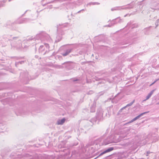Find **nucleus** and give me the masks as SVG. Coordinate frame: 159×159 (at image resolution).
<instances>
[{
	"label": "nucleus",
	"mask_w": 159,
	"mask_h": 159,
	"mask_svg": "<svg viewBox=\"0 0 159 159\" xmlns=\"http://www.w3.org/2000/svg\"><path fill=\"white\" fill-rule=\"evenodd\" d=\"M30 20L27 18H24L23 19H19L14 22L11 23V29L13 30H16L17 29L16 24H20L29 22Z\"/></svg>",
	"instance_id": "f03ea898"
},
{
	"label": "nucleus",
	"mask_w": 159,
	"mask_h": 159,
	"mask_svg": "<svg viewBox=\"0 0 159 159\" xmlns=\"http://www.w3.org/2000/svg\"><path fill=\"white\" fill-rule=\"evenodd\" d=\"M48 4V3H46L44 4H43V6H46Z\"/></svg>",
	"instance_id": "cd10ccee"
},
{
	"label": "nucleus",
	"mask_w": 159,
	"mask_h": 159,
	"mask_svg": "<svg viewBox=\"0 0 159 159\" xmlns=\"http://www.w3.org/2000/svg\"><path fill=\"white\" fill-rule=\"evenodd\" d=\"M45 51L44 47L43 45L40 46L39 48V52H41L42 53H43Z\"/></svg>",
	"instance_id": "f3484780"
},
{
	"label": "nucleus",
	"mask_w": 159,
	"mask_h": 159,
	"mask_svg": "<svg viewBox=\"0 0 159 159\" xmlns=\"http://www.w3.org/2000/svg\"><path fill=\"white\" fill-rule=\"evenodd\" d=\"M51 7H50V8H52V5H51Z\"/></svg>",
	"instance_id": "4c0bfd02"
},
{
	"label": "nucleus",
	"mask_w": 159,
	"mask_h": 159,
	"mask_svg": "<svg viewBox=\"0 0 159 159\" xmlns=\"http://www.w3.org/2000/svg\"><path fill=\"white\" fill-rule=\"evenodd\" d=\"M85 11V10L84 9H82L79 11H78V12H77V13H80V12H81V11Z\"/></svg>",
	"instance_id": "a878e982"
},
{
	"label": "nucleus",
	"mask_w": 159,
	"mask_h": 159,
	"mask_svg": "<svg viewBox=\"0 0 159 159\" xmlns=\"http://www.w3.org/2000/svg\"><path fill=\"white\" fill-rule=\"evenodd\" d=\"M61 37H60V39H61Z\"/></svg>",
	"instance_id": "c03bdc74"
},
{
	"label": "nucleus",
	"mask_w": 159,
	"mask_h": 159,
	"mask_svg": "<svg viewBox=\"0 0 159 159\" xmlns=\"http://www.w3.org/2000/svg\"><path fill=\"white\" fill-rule=\"evenodd\" d=\"M157 105H159V102L156 103Z\"/></svg>",
	"instance_id": "f704fd0d"
},
{
	"label": "nucleus",
	"mask_w": 159,
	"mask_h": 159,
	"mask_svg": "<svg viewBox=\"0 0 159 159\" xmlns=\"http://www.w3.org/2000/svg\"><path fill=\"white\" fill-rule=\"evenodd\" d=\"M151 27V26H150L149 27H148L145 28L143 30V31L145 34H149L148 31L149 30Z\"/></svg>",
	"instance_id": "dca6fc26"
},
{
	"label": "nucleus",
	"mask_w": 159,
	"mask_h": 159,
	"mask_svg": "<svg viewBox=\"0 0 159 159\" xmlns=\"http://www.w3.org/2000/svg\"><path fill=\"white\" fill-rule=\"evenodd\" d=\"M96 106V103L95 100H94L92 106L90 107V112H94L95 111V107Z\"/></svg>",
	"instance_id": "9b49d317"
},
{
	"label": "nucleus",
	"mask_w": 159,
	"mask_h": 159,
	"mask_svg": "<svg viewBox=\"0 0 159 159\" xmlns=\"http://www.w3.org/2000/svg\"><path fill=\"white\" fill-rule=\"evenodd\" d=\"M159 22V20L158 19L157 20V21L155 22V24L156 25V26L155 28H156L157 27V26L158 25V23Z\"/></svg>",
	"instance_id": "b1692460"
},
{
	"label": "nucleus",
	"mask_w": 159,
	"mask_h": 159,
	"mask_svg": "<svg viewBox=\"0 0 159 159\" xmlns=\"http://www.w3.org/2000/svg\"><path fill=\"white\" fill-rule=\"evenodd\" d=\"M24 61H19L17 62H16L15 65L16 66H17V65H18L19 64H22L24 63Z\"/></svg>",
	"instance_id": "aec40b11"
},
{
	"label": "nucleus",
	"mask_w": 159,
	"mask_h": 159,
	"mask_svg": "<svg viewBox=\"0 0 159 159\" xmlns=\"http://www.w3.org/2000/svg\"><path fill=\"white\" fill-rule=\"evenodd\" d=\"M61 39H59V40H58V41H59L60 40H61Z\"/></svg>",
	"instance_id": "a19ab883"
},
{
	"label": "nucleus",
	"mask_w": 159,
	"mask_h": 159,
	"mask_svg": "<svg viewBox=\"0 0 159 159\" xmlns=\"http://www.w3.org/2000/svg\"><path fill=\"white\" fill-rule=\"evenodd\" d=\"M157 80H156L155 81H154V82H153V83H152L151 85H152V84H153L154 83H155L156 82Z\"/></svg>",
	"instance_id": "c85d7f7f"
},
{
	"label": "nucleus",
	"mask_w": 159,
	"mask_h": 159,
	"mask_svg": "<svg viewBox=\"0 0 159 159\" xmlns=\"http://www.w3.org/2000/svg\"><path fill=\"white\" fill-rule=\"evenodd\" d=\"M105 113V116H107V113L101 107L99 108L97 110L96 118L98 120H102L103 119V114Z\"/></svg>",
	"instance_id": "7ed1b4c3"
},
{
	"label": "nucleus",
	"mask_w": 159,
	"mask_h": 159,
	"mask_svg": "<svg viewBox=\"0 0 159 159\" xmlns=\"http://www.w3.org/2000/svg\"><path fill=\"white\" fill-rule=\"evenodd\" d=\"M149 112V111H147V112H144L143 113L140 114V115H139L138 116H137L136 117H135L134 118V119H133L129 121V122L131 123V122H134V121H135V120H137L140 117L143 116L144 114H146L148 113Z\"/></svg>",
	"instance_id": "423d86ee"
},
{
	"label": "nucleus",
	"mask_w": 159,
	"mask_h": 159,
	"mask_svg": "<svg viewBox=\"0 0 159 159\" xmlns=\"http://www.w3.org/2000/svg\"><path fill=\"white\" fill-rule=\"evenodd\" d=\"M44 0H42L41 1V2H43L44 1Z\"/></svg>",
	"instance_id": "c9c22d12"
},
{
	"label": "nucleus",
	"mask_w": 159,
	"mask_h": 159,
	"mask_svg": "<svg viewBox=\"0 0 159 159\" xmlns=\"http://www.w3.org/2000/svg\"><path fill=\"white\" fill-rule=\"evenodd\" d=\"M57 1H58V0H53V1H51L50 2H48V4H50V3H53L54 2H55Z\"/></svg>",
	"instance_id": "5701e85b"
},
{
	"label": "nucleus",
	"mask_w": 159,
	"mask_h": 159,
	"mask_svg": "<svg viewBox=\"0 0 159 159\" xmlns=\"http://www.w3.org/2000/svg\"><path fill=\"white\" fill-rule=\"evenodd\" d=\"M154 91V90H153L149 93L148 95L146 96V99L144 101H145L149 99L150 98L152 95V94Z\"/></svg>",
	"instance_id": "2eb2a0df"
},
{
	"label": "nucleus",
	"mask_w": 159,
	"mask_h": 159,
	"mask_svg": "<svg viewBox=\"0 0 159 159\" xmlns=\"http://www.w3.org/2000/svg\"><path fill=\"white\" fill-rule=\"evenodd\" d=\"M150 152H149V151H147V152H146V156H148V155L150 154Z\"/></svg>",
	"instance_id": "393cba45"
},
{
	"label": "nucleus",
	"mask_w": 159,
	"mask_h": 159,
	"mask_svg": "<svg viewBox=\"0 0 159 159\" xmlns=\"http://www.w3.org/2000/svg\"><path fill=\"white\" fill-rule=\"evenodd\" d=\"M57 68H64V67L62 66V65H57L56 66Z\"/></svg>",
	"instance_id": "4be33fe9"
},
{
	"label": "nucleus",
	"mask_w": 159,
	"mask_h": 159,
	"mask_svg": "<svg viewBox=\"0 0 159 159\" xmlns=\"http://www.w3.org/2000/svg\"><path fill=\"white\" fill-rule=\"evenodd\" d=\"M43 46H44V48L46 47L47 48V49L46 50L45 52H44V53H43V54L44 55L46 53H48L49 51V44L48 43H44V45Z\"/></svg>",
	"instance_id": "ddd939ff"
},
{
	"label": "nucleus",
	"mask_w": 159,
	"mask_h": 159,
	"mask_svg": "<svg viewBox=\"0 0 159 159\" xmlns=\"http://www.w3.org/2000/svg\"><path fill=\"white\" fill-rule=\"evenodd\" d=\"M134 100L132 102H131L130 103L126 105V106L127 107H129L131 106L134 103Z\"/></svg>",
	"instance_id": "412c9836"
},
{
	"label": "nucleus",
	"mask_w": 159,
	"mask_h": 159,
	"mask_svg": "<svg viewBox=\"0 0 159 159\" xmlns=\"http://www.w3.org/2000/svg\"><path fill=\"white\" fill-rule=\"evenodd\" d=\"M18 37H13V39H18Z\"/></svg>",
	"instance_id": "7c9ffc66"
},
{
	"label": "nucleus",
	"mask_w": 159,
	"mask_h": 159,
	"mask_svg": "<svg viewBox=\"0 0 159 159\" xmlns=\"http://www.w3.org/2000/svg\"><path fill=\"white\" fill-rule=\"evenodd\" d=\"M61 39H59V40H58V41H59L60 40H61Z\"/></svg>",
	"instance_id": "79ce46f5"
},
{
	"label": "nucleus",
	"mask_w": 159,
	"mask_h": 159,
	"mask_svg": "<svg viewBox=\"0 0 159 159\" xmlns=\"http://www.w3.org/2000/svg\"><path fill=\"white\" fill-rule=\"evenodd\" d=\"M62 65H65V67L69 70L71 69L74 67L73 64L72 62H64Z\"/></svg>",
	"instance_id": "20e7f679"
},
{
	"label": "nucleus",
	"mask_w": 159,
	"mask_h": 159,
	"mask_svg": "<svg viewBox=\"0 0 159 159\" xmlns=\"http://www.w3.org/2000/svg\"><path fill=\"white\" fill-rule=\"evenodd\" d=\"M27 11H25V13L26 12H27Z\"/></svg>",
	"instance_id": "37998d69"
},
{
	"label": "nucleus",
	"mask_w": 159,
	"mask_h": 159,
	"mask_svg": "<svg viewBox=\"0 0 159 159\" xmlns=\"http://www.w3.org/2000/svg\"><path fill=\"white\" fill-rule=\"evenodd\" d=\"M61 39H59V40H58V41H59L60 40H61Z\"/></svg>",
	"instance_id": "ea45409f"
},
{
	"label": "nucleus",
	"mask_w": 159,
	"mask_h": 159,
	"mask_svg": "<svg viewBox=\"0 0 159 159\" xmlns=\"http://www.w3.org/2000/svg\"><path fill=\"white\" fill-rule=\"evenodd\" d=\"M124 48V47H121V48Z\"/></svg>",
	"instance_id": "e433bc0d"
},
{
	"label": "nucleus",
	"mask_w": 159,
	"mask_h": 159,
	"mask_svg": "<svg viewBox=\"0 0 159 159\" xmlns=\"http://www.w3.org/2000/svg\"><path fill=\"white\" fill-rule=\"evenodd\" d=\"M65 120L66 119L65 118H63L61 120H58L57 122V124L58 125H62L65 122Z\"/></svg>",
	"instance_id": "4468645a"
},
{
	"label": "nucleus",
	"mask_w": 159,
	"mask_h": 159,
	"mask_svg": "<svg viewBox=\"0 0 159 159\" xmlns=\"http://www.w3.org/2000/svg\"><path fill=\"white\" fill-rule=\"evenodd\" d=\"M72 50V48L68 49H67L64 52L62 53V55L63 56L65 57L68 55L70 53Z\"/></svg>",
	"instance_id": "9d476101"
},
{
	"label": "nucleus",
	"mask_w": 159,
	"mask_h": 159,
	"mask_svg": "<svg viewBox=\"0 0 159 159\" xmlns=\"http://www.w3.org/2000/svg\"><path fill=\"white\" fill-rule=\"evenodd\" d=\"M0 60H1V59L0 58Z\"/></svg>",
	"instance_id": "a18cd8bd"
},
{
	"label": "nucleus",
	"mask_w": 159,
	"mask_h": 159,
	"mask_svg": "<svg viewBox=\"0 0 159 159\" xmlns=\"http://www.w3.org/2000/svg\"><path fill=\"white\" fill-rule=\"evenodd\" d=\"M61 39H59V40H58V41H59L60 40H61Z\"/></svg>",
	"instance_id": "58836bf2"
},
{
	"label": "nucleus",
	"mask_w": 159,
	"mask_h": 159,
	"mask_svg": "<svg viewBox=\"0 0 159 159\" xmlns=\"http://www.w3.org/2000/svg\"><path fill=\"white\" fill-rule=\"evenodd\" d=\"M78 80L77 79H75V80H73V81H77Z\"/></svg>",
	"instance_id": "2f4dec72"
},
{
	"label": "nucleus",
	"mask_w": 159,
	"mask_h": 159,
	"mask_svg": "<svg viewBox=\"0 0 159 159\" xmlns=\"http://www.w3.org/2000/svg\"><path fill=\"white\" fill-rule=\"evenodd\" d=\"M113 141L110 139L109 138H107L106 139H105L103 142V144L104 145H107L110 143H112Z\"/></svg>",
	"instance_id": "6e6552de"
},
{
	"label": "nucleus",
	"mask_w": 159,
	"mask_h": 159,
	"mask_svg": "<svg viewBox=\"0 0 159 159\" xmlns=\"http://www.w3.org/2000/svg\"><path fill=\"white\" fill-rule=\"evenodd\" d=\"M121 19H120L119 20V21H118V22L119 23H120L121 22Z\"/></svg>",
	"instance_id": "473e14b6"
},
{
	"label": "nucleus",
	"mask_w": 159,
	"mask_h": 159,
	"mask_svg": "<svg viewBox=\"0 0 159 159\" xmlns=\"http://www.w3.org/2000/svg\"><path fill=\"white\" fill-rule=\"evenodd\" d=\"M48 34L44 32H42L36 35L35 38H33V37L27 38L26 39L27 41H36V43H39L41 41V39L43 37L47 36Z\"/></svg>",
	"instance_id": "f257e3e1"
},
{
	"label": "nucleus",
	"mask_w": 159,
	"mask_h": 159,
	"mask_svg": "<svg viewBox=\"0 0 159 159\" xmlns=\"http://www.w3.org/2000/svg\"><path fill=\"white\" fill-rule=\"evenodd\" d=\"M11 46L12 47L13 46V47H16V46H14V45H13L12 44V43H11Z\"/></svg>",
	"instance_id": "c756f323"
},
{
	"label": "nucleus",
	"mask_w": 159,
	"mask_h": 159,
	"mask_svg": "<svg viewBox=\"0 0 159 159\" xmlns=\"http://www.w3.org/2000/svg\"><path fill=\"white\" fill-rule=\"evenodd\" d=\"M100 4V3L98 2H90L88 3L87 5V6H91V5H99Z\"/></svg>",
	"instance_id": "a211bd4d"
},
{
	"label": "nucleus",
	"mask_w": 159,
	"mask_h": 159,
	"mask_svg": "<svg viewBox=\"0 0 159 159\" xmlns=\"http://www.w3.org/2000/svg\"><path fill=\"white\" fill-rule=\"evenodd\" d=\"M113 149H114V148L113 147H110V148H108L107 150H105V151H104L103 152H101L99 154V156H101L103 155V154H105V153H107V152H109L112 151Z\"/></svg>",
	"instance_id": "1a4fd4ad"
},
{
	"label": "nucleus",
	"mask_w": 159,
	"mask_h": 159,
	"mask_svg": "<svg viewBox=\"0 0 159 159\" xmlns=\"http://www.w3.org/2000/svg\"><path fill=\"white\" fill-rule=\"evenodd\" d=\"M105 26H108L109 27H110L111 26H110L109 25H107Z\"/></svg>",
	"instance_id": "72a5a7b5"
},
{
	"label": "nucleus",
	"mask_w": 159,
	"mask_h": 159,
	"mask_svg": "<svg viewBox=\"0 0 159 159\" xmlns=\"http://www.w3.org/2000/svg\"><path fill=\"white\" fill-rule=\"evenodd\" d=\"M127 107L126 106V105L125 106V107H123V108H122L120 109V110H123V109H125V108H126Z\"/></svg>",
	"instance_id": "bb28decb"
},
{
	"label": "nucleus",
	"mask_w": 159,
	"mask_h": 159,
	"mask_svg": "<svg viewBox=\"0 0 159 159\" xmlns=\"http://www.w3.org/2000/svg\"><path fill=\"white\" fill-rule=\"evenodd\" d=\"M127 26L129 28L133 29L137 28L138 27V25L136 23L133 24L131 22H129L128 23Z\"/></svg>",
	"instance_id": "0eeeda50"
},
{
	"label": "nucleus",
	"mask_w": 159,
	"mask_h": 159,
	"mask_svg": "<svg viewBox=\"0 0 159 159\" xmlns=\"http://www.w3.org/2000/svg\"><path fill=\"white\" fill-rule=\"evenodd\" d=\"M130 7H129V6H126L124 7V8H123L121 7H116L114 8H112L111 9V11H114L115 10H119L121 9H129L131 8Z\"/></svg>",
	"instance_id": "39448f33"
},
{
	"label": "nucleus",
	"mask_w": 159,
	"mask_h": 159,
	"mask_svg": "<svg viewBox=\"0 0 159 159\" xmlns=\"http://www.w3.org/2000/svg\"><path fill=\"white\" fill-rule=\"evenodd\" d=\"M66 26V24H64L62 25H59L57 26V30L58 33L60 31V29L63 27H65Z\"/></svg>",
	"instance_id": "f8f14e48"
},
{
	"label": "nucleus",
	"mask_w": 159,
	"mask_h": 159,
	"mask_svg": "<svg viewBox=\"0 0 159 159\" xmlns=\"http://www.w3.org/2000/svg\"><path fill=\"white\" fill-rule=\"evenodd\" d=\"M6 2V1L3 0L2 1H0V7H3L5 5V3Z\"/></svg>",
	"instance_id": "6ab92c4d"
}]
</instances>
